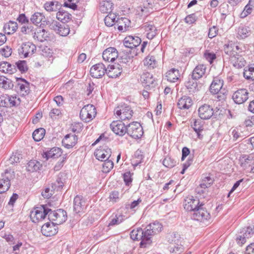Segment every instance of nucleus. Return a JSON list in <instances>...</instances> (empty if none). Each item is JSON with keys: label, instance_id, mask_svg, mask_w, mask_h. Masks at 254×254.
I'll use <instances>...</instances> for the list:
<instances>
[{"label": "nucleus", "instance_id": "1", "mask_svg": "<svg viewBox=\"0 0 254 254\" xmlns=\"http://www.w3.org/2000/svg\"><path fill=\"white\" fill-rule=\"evenodd\" d=\"M133 113L131 107L126 104L120 105L114 109V114L116 117L121 121L130 119Z\"/></svg>", "mask_w": 254, "mask_h": 254}, {"label": "nucleus", "instance_id": "2", "mask_svg": "<svg viewBox=\"0 0 254 254\" xmlns=\"http://www.w3.org/2000/svg\"><path fill=\"white\" fill-rule=\"evenodd\" d=\"M14 171L11 169H6L1 174L0 178V193H3L8 190L10 187V180L14 177Z\"/></svg>", "mask_w": 254, "mask_h": 254}, {"label": "nucleus", "instance_id": "3", "mask_svg": "<svg viewBox=\"0 0 254 254\" xmlns=\"http://www.w3.org/2000/svg\"><path fill=\"white\" fill-rule=\"evenodd\" d=\"M36 51V46L31 42L23 43L17 49L18 54L21 58L31 57Z\"/></svg>", "mask_w": 254, "mask_h": 254}, {"label": "nucleus", "instance_id": "4", "mask_svg": "<svg viewBox=\"0 0 254 254\" xmlns=\"http://www.w3.org/2000/svg\"><path fill=\"white\" fill-rule=\"evenodd\" d=\"M49 213L50 209L44 205H40L34 208L31 211L30 217L33 222L37 223L44 219L46 215L48 216Z\"/></svg>", "mask_w": 254, "mask_h": 254}, {"label": "nucleus", "instance_id": "5", "mask_svg": "<svg viewBox=\"0 0 254 254\" xmlns=\"http://www.w3.org/2000/svg\"><path fill=\"white\" fill-rule=\"evenodd\" d=\"M97 112L95 106L91 104L84 106L80 112V118L85 123L92 121L96 117Z\"/></svg>", "mask_w": 254, "mask_h": 254}, {"label": "nucleus", "instance_id": "6", "mask_svg": "<svg viewBox=\"0 0 254 254\" xmlns=\"http://www.w3.org/2000/svg\"><path fill=\"white\" fill-rule=\"evenodd\" d=\"M48 218L51 221L54 222L57 225H60L67 219L66 212L62 209L54 211L50 209Z\"/></svg>", "mask_w": 254, "mask_h": 254}, {"label": "nucleus", "instance_id": "7", "mask_svg": "<svg viewBox=\"0 0 254 254\" xmlns=\"http://www.w3.org/2000/svg\"><path fill=\"white\" fill-rule=\"evenodd\" d=\"M203 206V204L200 203L199 206L193 211L191 216L192 219L204 223L210 219L209 213L204 209Z\"/></svg>", "mask_w": 254, "mask_h": 254}, {"label": "nucleus", "instance_id": "8", "mask_svg": "<svg viewBox=\"0 0 254 254\" xmlns=\"http://www.w3.org/2000/svg\"><path fill=\"white\" fill-rule=\"evenodd\" d=\"M127 133L133 138H140L143 133L142 127L139 123L132 122L127 126Z\"/></svg>", "mask_w": 254, "mask_h": 254}, {"label": "nucleus", "instance_id": "9", "mask_svg": "<svg viewBox=\"0 0 254 254\" xmlns=\"http://www.w3.org/2000/svg\"><path fill=\"white\" fill-rule=\"evenodd\" d=\"M20 100L16 96L7 94L0 96V106L3 107H12L20 104Z\"/></svg>", "mask_w": 254, "mask_h": 254}, {"label": "nucleus", "instance_id": "10", "mask_svg": "<svg viewBox=\"0 0 254 254\" xmlns=\"http://www.w3.org/2000/svg\"><path fill=\"white\" fill-rule=\"evenodd\" d=\"M140 80L143 86L147 89L154 88L156 84V81L153 75L148 72H144L141 75Z\"/></svg>", "mask_w": 254, "mask_h": 254}, {"label": "nucleus", "instance_id": "11", "mask_svg": "<svg viewBox=\"0 0 254 254\" xmlns=\"http://www.w3.org/2000/svg\"><path fill=\"white\" fill-rule=\"evenodd\" d=\"M141 43V38L135 36H128L124 40V45L126 47L130 49L129 51H132L133 50H137L136 48Z\"/></svg>", "mask_w": 254, "mask_h": 254}, {"label": "nucleus", "instance_id": "12", "mask_svg": "<svg viewBox=\"0 0 254 254\" xmlns=\"http://www.w3.org/2000/svg\"><path fill=\"white\" fill-rule=\"evenodd\" d=\"M110 127L115 133L120 136H122L127 133V126L122 121H113Z\"/></svg>", "mask_w": 254, "mask_h": 254}, {"label": "nucleus", "instance_id": "13", "mask_svg": "<svg viewBox=\"0 0 254 254\" xmlns=\"http://www.w3.org/2000/svg\"><path fill=\"white\" fill-rule=\"evenodd\" d=\"M111 154V149L107 146H100L94 152L96 159L102 161L109 159Z\"/></svg>", "mask_w": 254, "mask_h": 254}, {"label": "nucleus", "instance_id": "14", "mask_svg": "<svg viewBox=\"0 0 254 254\" xmlns=\"http://www.w3.org/2000/svg\"><path fill=\"white\" fill-rule=\"evenodd\" d=\"M91 75L96 78L103 76L107 72V68L102 63H98L93 65L90 70Z\"/></svg>", "mask_w": 254, "mask_h": 254}, {"label": "nucleus", "instance_id": "15", "mask_svg": "<svg viewBox=\"0 0 254 254\" xmlns=\"http://www.w3.org/2000/svg\"><path fill=\"white\" fill-rule=\"evenodd\" d=\"M248 94L246 89H240L233 93L232 99L236 104H241L248 99Z\"/></svg>", "mask_w": 254, "mask_h": 254}, {"label": "nucleus", "instance_id": "16", "mask_svg": "<svg viewBox=\"0 0 254 254\" xmlns=\"http://www.w3.org/2000/svg\"><path fill=\"white\" fill-rule=\"evenodd\" d=\"M58 225L54 222H47L44 224L41 228V232L44 236L51 237L58 233Z\"/></svg>", "mask_w": 254, "mask_h": 254}, {"label": "nucleus", "instance_id": "17", "mask_svg": "<svg viewBox=\"0 0 254 254\" xmlns=\"http://www.w3.org/2000/svg\"><path fill=\"white\" fill-rule=\"evenodd\" d=\"M199 200L198 198H194L193 196L187 197L184 202L185 209L188 211H193L199 206Z\"/></svg>", "mask_w": 254, "mask_h": 254}, {"label": "nucleus", "instance_id": "18", "mask_svg": "<svg viewBox=\"0 0 254 254\" xmlns=\"http://www.w3.org/2000/svg\"><path fill=\"white\" fill-rule=\"evenodd\" d=\"M77 140L78 137L75 134H67L63 139L62 145L66 149H71L77 144Z\"/></svg>", "mask_w": 254, "mask_h": 254}, {"label": "nucleus", "instance_id": "19", "mask_svg": "<svg viewBox=\"0 0 254 254\" xmlns=\"http://www.w3.org/2000/svg\"><path fill=\"white\" fill-rule=\"evenodd\" d=\"M198 114L201 119L208 120L213 116L214 112L210 105L204 104L198 108Z\"/></svg>", "mask_w": 254, "mask_h": 254}, {"label": "nucleus", "instance_id": "20", "mask_svg": "<svg viewBox=\"0 0 254 254\" xmlns=\"http://www.w3.org/2000/svg\"><path fill=\"white\" fill-rule=\"evenodd\" d=\"M240 233L241 235L237 238V241L238 244L243 245L246 242L247 239L252 237L254 234V227H248L246 228H243Z\"/></svg>", "mask_w": 254, "mask_h": 254}, {"label": "nucleus", "instance_id": "21", "mask_svg": "<svg viewBox=\"0 0 254 254\" xmlns=\"http://www.w3.org/2000/svg\"><path fill=\"white\" fill-rule=\"evenodd\" d=\"M118 51L115 48L109 47L104 50L102 54L103 60L106 62H114L118 57Z\"/></svg>", "mask_w": 254, "mask_h": 254}, {"label": "nucleus", "instance_id": "22", "mask_svg": "<svg viewBox=\"0 0 254 254\" xmlns=\"http://www.w3.org/2000/svg\"><path fill=\"white\" fill-rule=\"evenodd\" d=\"M122 72V67L119 64H110L107 68L106 74L110 78H116Z\"/></svg>", "mask_w": 254, "mask_h": 254}, {"label": "nucleus", "instance_id": "23", "mask_svg": "<svg viewBox=\"0 0 254 254\" xmlns=\"http://www.w3.org/2000/svg\"><path fill=\"white\" fill-rule=\"evenodd\" d=\"M17 89L24 96L28 95L30 91L29 83L25 79L21 78H17Z\"/></svg>", "mask_w": 254, "mask_h": 254}, {"label": "nucleus", "instance_id": "24", "mask_svg": "<svg viewBox=\"0 0 254 254\" xmlns=\"http://www.w3.org/2000/svg\"><path fill=\"white\" fill-rule=\"evenodd\" d=\"M85 201L82 197L76 195L73 200V210L75 213L83 212L85 209Z\"/></svg>", "mask_w": 254, "mask_h": 254}, {"label": "nucleus", "instance_id": "25", "mask_svg": "<svg viewBox=\"0 0 254 254\" xmlns=\"http://www.w3.org/2000/svg\"><path fill=\"white\" fill-rule=\"evenodd\" d=\"M230 60L232 65L237 68H241L244 67L246 64L243 57L239 55L238 52H236L235 54L232 55Z\"/></svg>", "mask_w": 254, "mask_h": 254}, {"label": "nucleus", "instance_id": "26", "mask_svg": "<svg viewBox=\"0 0 254 254\" xmlns=\"http://www.w3.org/2000/svg\"><path fill=\"white\" fill-rule=\"evenodd\" d=\"M152 230L149 229L148 225L145 228V230H143L144 239L140 243V247L141 248H146L151 244L152 242L151 240V237L155 235L154 233H152Z\"/></svg>", "mask_w": 254, "mask_h": 254}, {"label": "nucleus", "instance_id": "27", "mask_svg": "<svg viewBox=\"0 0 254 254\" xmlns=\"http://www.w3.org/2000/svg\"><path fill=\"white\" fill-rule=\"evenodd\" d=\"M62 150L59 147H53L49 151L44 152L43 154V158L46 160L49 158H57L61 156L62 154Z\"/></svg>", "mask_w": 254, "mask_h": 254}, {"label": "nucleus", "instance_id": "28", "mask_svg": "<svg viewBox=\"0 0 254 254\" xmlns=\"http://www.w3.org/2000/svg\"><path fill=\"white\" fill-rule=\"evenodd\" d=\"M223 85V80L218 77L213 78V81L210 86V91L213 94L219 93Z\"/></svg>", "mask_w": 254, "mask_h": 254}, {"label": "nucleus", "instance_id": "29", "mask_svg": "<svg viewBox=\"0 0 254 254\" xmlns=\"http://www.w3.org/2000/svg\"><path fill=\"white\" fill-rule=\"evenodd\" d=\"M239 162L241 166L246 169L248 167L254 165V157L251 155H244L240 157Z\"/></svg>", "mask_w": 254, "mask_h": 254}, {"label": "nucleus", "instance_id": "30", "mask_svg": "<svg viewBox=\"0 0 254 254\" xmlns=\"http://www.w3.org/2000/svg\"><path fill=\"white\" fill-rule=\"evenodd\" d=\"M66 178V174L64 173H60L57 176L56 182L52 184L53 189L57 190L62 189Z\"/></svg>", "mask_w": 254, "mask_h": 254}, {"label": "nucleus", "instance_id": "31", "mask_svg": "<svg viewBox=\"0 0 254 254\" xmlns=\"http://www.w3.org/2000/svg\"><path fill=\"white\" fill-rule=\"evenodd\" d=\"M192 105V101L190 97L184 96L181 97L178 102L177 105L180 109H188Z\"/></svg>", "mask_w": 254, "mask_h": 254}, {"label": "nucleus", "instance_id": "32", "mask_svg": "<svg viewBox=\"0 0 254 254\" xmlns=\"http://www.w3.org/2000/svg\"><path fill=\"white\" fill-rule=\"evenodd\" d=\"M206 66L203 64H200L196 66L192 72V77L195 79L201 78L205 73Z\"/></svg>", "mask_w": 254, "mask_h": 254}, {"label": "nucleus", "instance_id": "33", "mask_svg": "<svg viewBox=\"0 0 254 254\" xmlns=\"http://www.w3.org/2000/svg\"><path fill=\"white\" fill-rule=\"evenodd\" d=\"M137 50H133L132 51H128L126 52V54L124 53L121 56L120 62L123 64H125L129 65V63H131L132 58L137 56Z\"/></svg>", "mask_w": 254, "mask_h": 254}, {"label": "nucleus", "instance_id": "34", "mask_svg": "<svg viewBox=\"0 0 254 254\" xmlns=\"http://www.w3.org/2000/svg\"><path fill=\"white\" fill-rule=\"evenodd\" d=\"M191 126L193 130L197 133V137L199 139H202L203 135L201 134V132L203 130V125L202 122L200 120L193 119L192 120Z\"/></svg>", "mask_w": 254, "mask_h": 254}, {"label": "nucleus", "instance_id": "35", "mask_svg": "<svg viewBox=\"0 0 254 254\" xmlns=\"http://www.w3.org/2000/svg\"><path fill=\"white\" fill-rule=\"evenodd\" d=\"M196 80L192 77V78H189L185 83V86L188 90V92L190 94L198 91V87Z\"/></svg>", "mask_w": 254, "mask_h": 254}, {"label": "nucleus", "instance_id": "36", "mask_svg": "<svg viewBox=\"0 0 254 254\" xmlns=\"http://www.w3.org/2000/svg\"><path fill=\"white\" fill-rule=\"evenodd\" d=\"M32 34L33 38L40 42L45 41L48 37L47 32L44 29L38 28Z\"/></svg>", "mask_w": 254, "mask_h": 254}, {"label": "nucleus", "instance_id": "37", "mask_svg": "<svg viewBox=\"0 0 254 254\" xmlns=\"http://www.w3.org/2000/svg\"><path fill=\"white\" fill-rule=\"evenodd\" d=\"M214 182V179L211 177V175L209 174L203 175L201 177V183L199 185L200 188L205 189L210 187Z\"/></svg>", "mask_w": 254, "mask_h": 254}, {"label": "nucleus", "instance_id": "38", "mask_svg": "<svg viewBox=\"0 0 254 254\" xmlns=\"http://www.w3.org/2000/svg\"><path fill=\"white\" fill-rule=\"evenodd\" d=\"M180 76L179 71L176 68H172L166 73V77L168 81L175 82Z\"/></svg>", "mask_w": 254, "mask_h": 254}, {"label": "nucleus", "instance_id": "39", "mask_svg": "<svg viewBox=\"0 0 254 254\" xmlns=\"http://www.w3.org/2000/svg\"><path fill=\"white\" fill-rule=\"evenodd\" d=\"M59 10V11L57 12L56 17L62 23H65L67 22L71 19V15L68 12L61 8Z\"/></svg>", "mask_w": 254, "mask_h": 254}, {"label": "nucleus", "instance_id": "40", "mask_svg": "<svg viewBox=\"0 0 254 254\" xmlns=\"http://www.w3.org/2000/svg\"><path fill=\"white\" fill-rule=\"evenodd\" d=\"M18 25L16 22L10 21L3 26V31L5 33L10 35L14 33L17 29Z\"/></svg>", "mask_w": 254, "mask_h": 254}, {"label": "nucleus", "instance_id": "41", "mask_svg": "<svg viewBox=\"0 0 254 254\" xmlns=\"http://www.w3.org/2000/svg\"><path fill=\"white\" fill-rule=\"evenodd\" d=\"M113 6V3L111 2L110 0H102L100 4V10L102 13H110L112 10Z\"/></svg>", "mask_w": 254, "mask_h": 254}, {"label": "nucleus", "instance_id": "42", "mask_svg": "<svg viewBox=\"0 0 254 254\" xmlns=\"http://www.w3.org/2000/svg\"><path fill=\"white\" fill-rule=\"evenodd\" d=\"M61 5L58 1H47L44 4L45 9L48 11H56L60 9Z\"/></svg>", "mask_w": 254, "mask_h": 254}, {"label": "nucleus", "instance_id": "43", "mask_svg": "<svg viewBox=\"0 0 254 254\" xmlns=\"http://www.w3.org/2000/svg\"><path fill=\"white\" fill-rule=\"evenodd\" d=\"M130 238L133 240H141L144 239L143 230L142 228H137L136 230H133L130 234Z\"/></svg>", "mask_w": 254, "mask_h": 254}, {"label": "nucleus", "instance_id": "44", "mask_svg": "<svg viewBox=\"0 0 254 254\" xmlns=\"http://www.w3.org/2000/svg\"><path fill=\"white\" fill-rule=\"evenodd\" d=\"M41 167V163L35 160H30L28 163L26 167L27 170L29 172H33L37 171Z\"/></svg>", "mask_w": 254, "mask_h": 254}, {"label": "nucleus", "instance_id": "45", "mask_svg": "<svg viewBox=\"0 0 254 254\" xmlns=\"http://www.w3.org/2000/svg\"><path fill=\"white\" fill-rule=\"evenodd\" d=\"M168 241L171 245H181V240L180 235L177 233L169 234L167 236Z\"/></svg>", "mask_w": 254, "mask_h": 254}, {"label": "nucleus", "instance_id": "46", "mask_svg": "<svg viewBox=\"0 0 254 254\" xmlns=\"http://www.w3.org/2000/svg\"><path fill=\"white\" fill-rule=\"evenodd\" d=\"M13 84L12 81L5 77L1 76L0 77V87L5 89H9L12 88Z\"/></svg>", "mask_w": 254, "mask_h": 254}, {"label": "nucleus", "instance_id": "47", "mask_svg": "<svg viewBox=\"0 0 254 254\" xmlns=\"http://www.w3.org/2000/svg\"><path fill=\"white\" fill-rule=\"evenodd\" d=\"M144 64L150 68H154L156 65V61L154 56L149 55L143 61Z\"/></svg>", "mask_w": 254, "mask_h": 254}, {"label": "nucleus", "instance_id": "48", "mask_svg": "<svg viewBox=\"0 0 254 254\" xmlns=\"http://www.w3.org/2000/svg\"><path fill=\"white\" fill-rule=\"evenodd\" d=\"M45 134V129L43 128H39L34 131L32 136L36 141H39L43 138Z\"/></svg>", "mask_w": 254, "mask_h": 254}, {"label": "nucleus", "instance_id": "49", "mask_svg": "<svg viewBox=\"0 0 254 254\" xmlns=\"http://www.w3.org/2000/svg\"><path fill=\"white\" fill-rule=\"evenodd\" d=\"M117 15L115 13H110L105 17L104 21L106 26L111 27L117 21Z\"/></svg>", "mask_w": 254, "mask_h": 254}, {"label": "nucleus", "instance_id": "50", "mask_svg": "<svg viewBox=\"0 0 254 254\" xmlns=\"http://www.w3.org/2000/svg\"><path fill=\"white\" fill-rule=\"evenodd\" d=\"M125 216L123 215H116L115 217L112 218L108 224V227L117 225L123 222L126 219Z\"/></svg>", "mask_w": 254, "mask_h": 254}, {"label": "nucleus", "instance_id": "51", "mask_svg": "<svg viewBox=\"0 0 254 254\" xmlns=\"http://www.w3.org/2000/svg\"><path fill=\"white\" fill-rule=\"evenodd\" d=\"M104 163L102 164V171L104 173L109 172L114 167V163L111 159H107L103 160Z\"/></svg>", "mask_w": 254, "mask_h": 254}, {"label": "nucleus", "instance_id": "52", "mask_svg": "<svg viewBox=\"0 0 254 254\" xmlns=\"http://www.w3.org/2000/svg\"><path fill=\"white\" fill-rule=\"evenodd\" d=\"M44 18L45 17L42 13L35 12L31 16L30 20L33 24L37 25L40 23Z\"/></svg>", "mask_w": 254, "mask_h": 254}, {"label": "nucleus", "instance_id": "53", "mask_svg": "<svg viewBox=\"0 0 254 254\" xmlns=\"http://www.w3.org/2000/svg\"><path fill=\"white\" fill-rule=\"evenodd\" d=\"M69 31L70 30L68 25L65 23H63L61 24L57 33L62 36H65L69 34Z\"/></svg>", "mask_w": 254, "mask_h": 254}, {"label": "nucleus", "instance_id": "54", "mask_svg": "<svg viewBox=\"0 0 254 254\" xmlns=\"http://www.w3.org/2000/svg\"><path fill=\"white\" fill-rule=\"evenodd\" d=\"M169 248L171 254H181L184 251V247L182 245H170Z\"/></svg>", "mask_w": 254, "mask_h": 254}, {"label": "nucleus", "instance_id": "55", "mask_svg": "<svg viewBox=\"0 0 254 254\" xmlns=\"http://www.w3.org/2000/svg\"><path fill=\"white\" fill-rule=\"evenodd\" d=\"M149 229L152 230V233H154L155 234L160 232L162 228V226L158 222H154L150 223L148 225Z\"/></svg>", "mask_w": 254, "mask_h": 254}, {"label": "nucleus", "instance_id": "56", "mask_svg": "<svg viewBox=\"0 0 254 254\" xmlns=\"http://www.w3.org/2000/svg\"><path fill=\"white\" fill-rule=\"evenodd\" d=\"M176 161L169 156L165 157L163 161V165L167 168H173L176 165Z\"/></svg>", "mask_w": 254, "mask_h": 254}, {"label": "nucleus", "instance_id": "57", "mask_svg": "<svg viewBox=\"0 0 254 254\" xmlns=\"http://www.w3.org/2000/svg\"><path fill=\"white\" fill-rule=\"evenodd\" d=\"M16 67L21 73H24L28 70L26 62L25 61H19L16 63Z\"/></svg>", "mask_w": 254, "mask_h": 254}, {"label": "nucleus", "instance_id": "58", "mask_svg": "<svg viewBox=\"0 0 254 254\" xmlns=\"http://www.w3.org/2000/svg\"><path fill=\"white\" fill-rule=\"evenodd\" d=\"M244 76L247 79L254 80V67H250L248 70H245Z\"/></svg>", "mask_w": 254, "mask_h": 254}, {"label": "nucleus", "instance_id": "59", "mask_svg": "<svg viewBox=\"0 0 254 254\" xmlns=\"http://www.w3.org/2000/svg\"><path fill=\"white\" fill-rule=\"evenodd\" d=\"M34 27L31 24L23 25L21 28V32L24 34H29L33 31Z\"/></svg>", "mask_w": 254, "mask_h": 254}, {"label": "nucleus", "instance_id": "60", "mask_svg": "<svg viewBox=\"0 0 254 254\" xmlns=\"http://www.w3.org/2000/svg\"><path fill=\"white\" fill-rule=\"evenodd\" d=\"M204 57L210 64L212 63L216 58V55L214 53H210L208 51H206L204 53Z\"/></svg>", "mask_w": 254, "mask_h": 254}, {"label": "nucleus", "instance_id": "61", "mask_svg": "<svg viewBox=\"0 0 254 254\" xmlns=\"http://www.w3.org/2000/svg\"><path fill=\"white\" fill-rule=\"evenodd\" d=\"M224 52L228 55L230 56V58L231 57V56L236 53V51L234 50V49L232 48V44L230 45L229 44L225 45L224 48Z\"/></svg>", "mask_w": 254, "mask_h": 254}, {"label": "nucleus", "instance_id": "62", "mask_svg": "<svg viewBox=\"0 0 254 254\" xmlns=\"http://www.w3.org/2000/svg\"><path fill=\"white\" fill-rule=\"evenodd\" d=\"M0 53L5 57H8L11 55L12 50L10 47L5 46L0 49Z\"/></svg>", "mask_w": 254, "mask_h": 254}, {"label": "nucleus", "instance_id": "63", "mask_svg": "<svg viewBox=\"0 0 254 254\" xmlns=\"http://www.w3.org/2000/svg\"><path fill=\"white\" fill-rule=\"evenodd\" d=\"M218 31V28L215 26H213L209 29L208 34V37L211 39L215 37L217 35Z\"/></svg>", "mask_w": 254, "mask_h": 254}, {"label": "nucleus", "instance_id": "64", "mask_svg": "<svg viewBox=\"0 0 254 254\" xmlns=\"http://www.w3.org/2000/svg\"><path fill=\"white\" fill-rule=\"evenodd\" d=\"M124 180L127 186H129L132 181L131 173L130 172H126L124 174Z\"/></svg>", "mask_w": 254, "mask_h": 254}]
</instances>
